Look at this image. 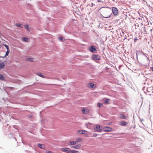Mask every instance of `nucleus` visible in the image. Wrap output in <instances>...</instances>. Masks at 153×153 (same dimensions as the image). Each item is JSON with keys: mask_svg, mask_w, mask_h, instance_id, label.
<instances>
[{"mask_svg": "<svg viewBox=\"0 0 153 153\" xmlns=\"http://www.w3.org/2000/svg\"><path fill=\"white\" fill-rule=\"evenodd\" d=\"M136 55H137V53H136Z\"/></svg>", "mask_w": 153, "mask_h": 153, "instance_id": "obj_36", "label": "nucleus"}, {"mask_svg": "<svg viewBox=\"0 0 153 153\" xmlns=\"http://www.w3.org/2000/svg\"><path fill=\"white\" fill-rule=\"evenodd\" d=\"M0 79L2 80H5V78L2 74H0Z\"/></svg>", "mask_w": 153, "mask_h": 153, "instance_id": "obj_21", "label": "nucleus"}, {"mask_svg": "<svg viewBox=\"0 0 153 153\" xmlns=\"http://www.w3.org/2000/svg\"><path fill=\"white\" fill-rule=\"evenodd\" d=\"M82 111L83 114H86L89 113V110L87 108H85L82 109Z\"/></svg>", "mask_w": 153, "mask_h": 153, "instance_id": "obj_6", "label": "nucleus"}, {"mask_svg": "<svg viewBox=\"0 0 153 153\" xmlns=\"http://www.w3.org/2000/svg\"><path fill=\"white\" fill-rule=\"evenodd\" d=\"M26 60L29 61L33 62L34 61V59L32 58H27Z\"/></svg>", "mask_w": 153, "mask_h": 153, "instance_id": "obj_22", "label": "nucleus"}, {"mask_svg": "<svg viewBox=\"0 0 153 153\" xmlns=\"http://www.w3.org/2000/svg\"><path fill=\"white\" fill-rule=\"evenodd\" d=\"M135 34L136 35L135 38H134V42L136 41L137 40H138L140 36V31H136L135 33ZM140 39V38H139Z\"/></svg>", "mask_w": 153, "mask_h": 153, "instance_id": "obj_5", "label": "nucleus"}, {"mask_svg": "<svg viewBox=\"0 0 153 153\" xmlns=\"http://www.w3.org/2000/svg\"><path fill=\"white\" fill-rule=\"evenodd\" d=\"M31 116H30V117H31Z\"/></svg>", "mask_w": 153, "mask_h": 153, "instance_id": "obj_37", "label": "nucleus"}, {"mask_svg": "<svg viewBox=\"0 0 153 153\" xmlns=\"http://www.w3.org/2000/svg\"><path fill=\"white\" fill-rule=\"evenodd\" d=\"M59 39L62 41H64L65 40L64 39L63 37H59Z\"/></svg>", "mask_w": 153, "mask_h": 153, "instance_id": "obj_29", "label": "nucleus"}, {"mask_svg": "<svg viewBox=\"0 0 153 153\" xmlns=\"http://www.w3.org/2000/svg\"><path fill=\"white\" fill-rule=\"evenodd\" d=\"M78 132L80 134H87V131L85 130H79Z\"/></svg>", "mask_w": 153, "mask_h": 153, "instance_id": "obj_9", "label": "nucleus"}, {"mask_svg": "<svg viewBox=\"0 0 153 153\" xmlns=\"http://www.w3.org/2000/svg\"><path fill=\"white\" fill-rule=\"evenodd\" d=\"M10 52V51L9 50H7V51L6 52V54L4 56H1V57H4L5 56H7Z\"/></svg>", "mask_w": 153, "mask_h": 153, "instance_id": "obj_24", "label": "nucleus"}, {"mask_svg": "<svg viewBox=\"0 0 153 153\" xmlns=\"http://www.w3.org/2000/svg\"><path fill=\"white\" fill-rule=\"evenodd\" d=\"M82 140V139L81 138H79L76 139V140L75 141V142L76 144H78L79 142H81Z\"/></svg>", "mask_w": 153, "mask_h": 153, "instance_id": "obj_20", "label": "nucleus"}, {"mask_svg": "<svg viewBox=\"0 0 153 153\" xmlns=\"http://www.w3.org/2000/svg\"><path fill=\"white\" fill-rule=\"evenodd\" d=\"M127 123L124 122H120V125L121 126H124L125 125H127Z\"/></svg>", "mask_w": 153, "mask_h": 153, "instance_id": "obj_23", "label": "nucleus"}, {"mask_svg": "<svg viewBox=\"0 0 153 153\" xmlns=\"http://www.w3.org/2000/svg\"><path fill=\"white\" fill-rule=\"evenodd\" d=\"M71 153H80V152L78 151L71 150Z\"/></svg>", "mask_w": 153, "mask_h": 153, "instance_id": "obj_25", "label": "nucleus"}, {"mask_svg": "<svg viewBox=\"0 0 153 153\" xmlns=\"http://www.w3.org/2000/svg\"><path fill=\"white\" fill-rule=\"evenodd\" d=\"M81 147V145L80 144H78L75 145V146H72L71 147V148L76 149H79Z\"/></svg>", "mask_w": 153, "mask_h": 153, "instance_id": "obj_11", "label": "nucleus"}, {"mask_svg": "<svg viewBox=\"0 0 153 153\" xmlns=\"http://www.w3.org/2000/svg\"><path fill=\"white\" fill-rule=\"evenodd\" d=\"M22 40L23 41L27 42H30V40L28 38L26 37H23Z\"/></svg>", "mask_w": 153, "mask_h": 153, "instance_id": "obj_18", "label": "nucleus"}, {"mask_svg": "<svg viewBox=\"0 0 153 153\" xmlns=\"http://www.w3.org/2000/svg\"><path fill=\"white\" fill-rule=\"evenodd\" d=\"M16 26L17 27H22L23 26L22 24H19V23H16Z\"/></svg>", "mask_w": 153, "mask_h": 153, "instance_id": "obj_27", "label": "nucleus"}, {"mask_svg": "<svg viewBox=\"0 0 153 153\" xmlns=\"http://www.w3.org/2000/svg\"><path fill=\"white\" fill-rule=\"evenodd\" d=\"M88 85V87H90L92 88H95L96 87V85H95L94 83H89Z\"/></svg>", "mask_w": 153, "mask_h": 153, "instance_id": "obj_14", "label": "nucleus"}, {"mask_svg": "<svg viewBox=\"0 0 153 153\" xmlns=\"http://www.w3.org/2000/svg\"><path fill=\"white\" fill-rule=\"evenodd\" d=\"M95 47V46H92L89 48V50L91 52H94L95 51H96Z\"/></svg>", "mask_w": 153, "mask_h": 153, "instance_id": "obj_10", "label": "nucleus"}, {"mask_svg": "<svg viewBox=\"0 0 153 153\" xmlns=\"http://www.w3.org/2000/svg\"><path fill=\"white\" fill-rule=\"evenodd\" d=\"M5 65L3 62L0 63V70L2 69H4L5 67Z\"/></svg>", "mask_w": 153, "mask_h": 153, "instance_id": "obj_19", "label": "nucleus"}, {"mask_svg": "<svg viewBox=\"0 0 153 153\" xmlns=\"http://www.w3.org/2000/svg\"><path fill=\"white\" fill-rule=\"evenodd\" d=\"M94 131H96L97 132L101 131L100 126L98 125L96 126L95 128H94Z\"/></svg>", "mask_w": 153, "mask_h": 153, "instance_id": "obj_8", "label": "nucleus"}, {"mask_svg": "<svg viewBox=\"0 0 153 153\" xmlns=\"http://www.w3.org/2000/svg\"><path fill=\"white\" fill-rule=\"evenodd\" d=\"M36 74L38 76L42 77L43 78H45L46 77L44 75L42 74V73L40 72H38L36 73Z\"/></svg>", "mask_w": 153, "mask_h": 153, "instance_id": "obj_16", "label": "nucleus"}, {"mask_svg": "<svg viewBox=\"0 0 153 153\" xmlns=\"http://www.w3.org/2000/svg\"><path fill=\"white\" fill-rule=\"evenodd\" d=\"M103 131L105 132H111L112 131V128L109 127H105L103 128Z\"/></svg>", "mask_w": 153, "mask_h": 153, "instance_id": "obj_4", "label": "nucleus"}, {"mask_svg": "<svg viewBox=\"0 0 153 153\" xmlns=\"http://www.w3.org/2000/svg\"><path fill=\"white\" fill-rule=\"evenodd\" d=\"M110 100L108 99H106L104 101V103L106 104H109L110 103Z\"/></svg>", "mask_w": 153, "mask_h": 153, "instance_id": "obj_26", "label": "nucleus"}, {"mask_svg": "<svg viewBox=\"0 0 153 153\" xmlns=\"http://www.w3.org/2000/svg\"><path fill=\"white\" fill-rule=\"evenodd\" d=\"M92 58L94 59L99 60L100 59V57L99 55H94L92 56Z\"/></svg>", "mask_w": 153, "mask_h": 153, "instance_id": "obj_7", "label": "nucleus"}, {"mask_svg": "<svg viewBox=\"0 0 153 153\" xmlns=\"http://www.w3.org/2000/svg\"><path fill=\"white\" fill-rule=\"evenodd\" d=\"M98 106L100 107H103V105H102V104L100 103H99L97 104Z\"/></svg>", "mask_w": 153, "mask_h": 153, "instance_id": "obj_28", "label": "nucleus"}, {"mask_svg": "<svg viewBox=\"0 0 153 153\" xmlns=\"http://www.w3.org/2000/svg\"><path fill=\"white\" fill-rule=\"evenodd\" d=\"M38 146L39 147L42 149H44L45 148V146L43 144H41L40 143H38Z\"/></svg>", "mask_w": 153, "mask_h": 153, "instance_id": "obj_15", "label": "nucleus"}, {"mask_svg": "<svg viewBox=\"0 0 153 153\" xmlns=\"http://www.w3.org/2000/svg\"><path fill=\"white\" fill-rule=\"evenodd\" d=\"M151 70H152V71L153 72V67H152L151 68Z\"/></svg>", "mask_w": 153, "mask_h": 153, "instance_id": "obj_35", "label": "nucleus"}, {"mask_svg": "<svg viewBox=\"0 0 153 153\" xmlns=\"http://www.w3.org/2000/svg\"><path fill=\"white\" fill-rule=\"evenodd\" d=\"M62 151L67 153H71V150L68 148H64L61 149Z\"/></svg>", "mask_w": 153, "mask_h": 153, "instance_id": "obj_2", "label": "nucleus"}, {"mask_svg": "<svg viewBox=\"0 0 153 153\" xmlns=\"http://www.w3.org/2000/svg\"><path fill=\"white\" fill-rule=\"evenodd\" d=\"M97 134H94L92 137H96L97 136Z\"/></svg>", "mask_w": 153, "mask_h": 153, "instance_id": "obj_33", "label": "nucleus"}, {"mask_svg": "<svg viewBox=\"0 0 153 153\" xmlns=\"http://www.w3.org/2000/svg\"><path fill=\"white\" fill-rule=\"evenodd\" d=\"M111 9L105 10L103 13V16L105 18H108L110 17L111 14Z\"/></svg>", "mask_w": 153, "mask_h": 153, "instance_id": "obj_1", "label": "nucleus"}, {"mask_svg": "<svg viewBox=\"0 0 153 153\" xmlns=\"http://www.w3.org/2000/svg\"><path fill=\"white\" fill-rule=\"evenodd\" d=\"M119 117L121 119H126V117L123 114H120V115Z\"/></svg>", "mask_w": 153, "mask_h": 153, "instance_id": "obj_17", "label": "nucleus"}, {"mask_svg": "<svg viewBox=\"0 0 153 153\" xmlns=\"http://www.w3.org/2000/svg\"><path fill=\"white\" fill-rule=\"evenodd\" d=\"M97 1L99 2H102V1L101 0H98Z\"/></svg>", "mask_w": 153, "mask_h": 153, "instance_id": "obj_34", "label": "nucleus"}, {"mask_svg": "<svg viewBox=\"0 0 153 153\" xmlns=\"http://www.w3.org/2000/svg\"><path fill=\"white\" fill-rule=\"evenodd\" d=\"M68 144L69 146H71V145L76 144L75 141H71L68 142Z\"/></svg>", "mask_w": 153, "mask_h": 153, "instance_id": "obj_13", "label": "nucleus"}, {"mask_svg": "<svg viewBox=\"0 0 153 153\" xmlns=\"http://www.w3.org/2000/svg\"><path fill=\"white\" fill-rule=\"evenodd\" d=\"M134 140L136 142L141 143L142 142L141 139L139 137H134Z\"/></svg>", "mask_w": 153, "mask_h": 153, "instance_id": "obj_12", "label": "nucleus"}, {"mask_svg": "<svg viewBox=\"0 0 153 153\" xmlns=\"http://www.w3.org/2000/svg\"><path fill=\"white\" fill-rule=\"evenodd\" d=\"M25 28L27 29V30H29L28 26L27 25H26L25 26Z\"/></svg>", "mask_w": 153, "mask_h": 153, "instance_id": "obj_31", "label": "nucleus"}, {"mask_svg": "<svg viewBox=\"0 0 153 153\" xmlns=\"http://www.w3.org/2000/svg\"><path fill=\"white\" fill-rule=\"evenodd\" d=\"M4 46L6 48L7 50H9V47L7 45H4Z\"/></svg>", "mask_w": 153, "mask_h": 153, "instance_id": "obj_30", "label": "nucleus"}, {"mask_svg": "<svg viewBox=\"0 0 153 153\" xmlns=\"http://www.w3.org/2000/svg\"><path fill=\"white\" fill-rule=\"evenodd\" d=\"M112 12L114 16L117 15L118 13V11L115 7H113L112 9Z\"/></svg>", "mask_w": 153, "mask_h": 153, "instance_id": "obj_3", "label": "nucleus"}, {"mask_svg": "<svg viewBox=\"0 0 153 153\" xmlns=\"http://www.w3.org/2000/svg\"><path fill=\"white\" fill-rule=\"evenodd\" d=\"M138 65L139 66V67L137 69H136L137 70H139L141 68V67L140 66V65Z\"/></svg>", "mask_w": 153, "mask_h": 153, "instance_id": "obj_32", "label": "nucleus"}, {"mask_svg": "<svg viewBox=\"0 0 153 153\" xmlns=\"http://www.w3.org/2000/svg\"><path fill=\"white\" fill-rule=\"evenodd\" d=\"M0 57H1V56H0Z\"/></svg>", "mask_w": 153, "mask_h": 153, "instance_id": "obj_39", "label": "nucleus"}, {"mask_svg": "<svg viewBox=\"0 0 153 153\" xmlns=\"http://www.w3.org/2000/svg\"><path fill=\"white\" fill-rule=\"evenodd\" d=\"M31 116H30V117H31Z\"/></svg>", "mask_w": 153, "mask_h": 153, "instance_id": "obj_38", "label": "nucleus"}]
</instances>
